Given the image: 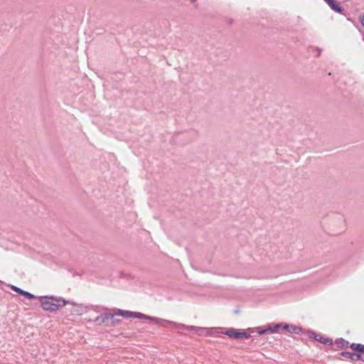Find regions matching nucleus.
Here are the masks:
<instances>
[{
  "instance_id": "f257e3e1",
  "label": "nucleus",
  "mask_w": 364,
  "mask_h": 364,
  "mask_svg": "<svg viewBox=\"0 0 364 364\" xmlns=\"http://www.w3.org/2000/svg\"><path fill=\"white\" fill-rule=\"evenodd\" d=\"M42 308L45 311H55L60 307H63L68 304V301L61 298L53 296H42L40 298Z\"/></svg>"
},
{
  "instance_id": "f03ea898",
  "label": "nucleus",
  "mask_w": 364,
  "mask_h": 364,
  "mask_svg": "<svg viewBox=\"0 0 364 364\" xmlns=\"http://www.w3.org/2000/svg\"><path fill=\"white\" fill-rule=\"evenodd\" d=\"M132 314V311L117 309L115 314H104L97 316L95 318V321L99 322L100 323H106L109 324V321H111V324H114V321H113L114 315L121 316L125 318H131V315Z\"/></svg>"
},
{
  "instance_id": "7ed1b4c3",
  "label": "nucleus",
  "mask_w": 364,
  "mask_h": 364,
  "mask_svg": "<svg viewBox=\"0 0 364 364\" xmlns=\"http://www.w3.org/2000/svg\"><path fill=\"white\" fill-rule=\"evenodd\" d=\"M224 333L225 335H227L228 337L232 338L235 339H241V338L250 337V334H248L247 333H246L245 331H243V332L237 331L234 328H230V329L227 330Z\"/></svg>"
},
{
  "instance_id": "20e7f679",
  "label": "nucleus",
  "mask_w": 364,
  "mask_h": 364,
  "mask_svg": "<svg viewBox=\"0 0 364 364\" xmlns=\"http://www.w3.org/2000/svg\"><path fill=\"white\" fill-rule=\"evenodd\" d=\"M280 328H282V323H277V324L273 325L272 326L269 325L267 328H265L262 331H258V333L259 334L273 333L278 332Z\"/></svg>"
},
{
  "instance_id": "39448f33",
  "label": "nucleus",
  "mask_w": 364,
  "mask_h": 364,
  "mask_svg": "<svg viewBox=\"0 0 364 364\" xmlns=\"http://www.w3.org/2000/svg\"><path fill=\"white\" fill-rule=\"evenodd\" d=\"M324 1L329 6V7L334 11L339 13V14L343 13V9L335 0H324Z\"/></svg>"
},
{
  "instance_id": "423d86ee",
  "label": "nucleus",
  "mask_w": 364,
  "mask_h": 364,
  "mask_svg": "<svg viewBox=\"0 0 364 364\" xmlns=\"http://www.w3.org/2000/svg\"><path fill=\"white\" fill-rule=\"evenodd\" d=\"M341 355L352 361L359 360L360 354L357 353H351L348 351H343Z\"/></svg>"
},
{
  "instance_id": "0eeeda50",
  "label": "nucleus",
  "mask_w": 364,
  "mask_h": 364,
  "mask_svg": "<svg viewBox=\"0 0 364 364\" xmlns=\"http://www.w3.org/2000/svg\"><path fill=\"white\" fill-rule=\"evenodd\" d=\"M313 335H314V338L316 341H319L321 343H323V344H326V345H329V346L333 344L332 340L328 338H325L322 335L317 334V333H313Z\"/></svg>"
},
{
  "instance_id": "6e6552de",
  "label": "nucleus",
  "mask_w": 364,
  "mask_h": 364,
  "mask_svg": "<svg viewBox=\"0 0 364 364\" xmlns=\"http://www.w3.org/2000/svg\"><path fill=\"white\" fill-rule=\"evenodd\" d=\"M282 329L287 332L297 334L301 332V328L291 324H282Z\"/></svg>"
},
{
  "instance_id": "1a4fd4ad",
  "label": "nucleus",
  "mask_w": 364,
  "mask_h": 364,
  "mask_svg": "<svg viewBox=\"0 0 364 364\" xmlns=\"http://www.w3.org/2000/svg\"><path fill=\"white\" fill-rule=\"evenodd\" d=\"M181 327H183V328L187 329L188 331H195L199 335H201L203 333V331H205V330L204 328L196 327V326H193L181 325Z\"/></svg>"
},
{
  "instance_id": "9d476101",
  "label": "nucleus",
  "mask_w": 364,
  "mask_h": 364,
  "mask_svg": "<svg viewBox=\"0 0 364 364\" xmlns=\"http://www.w3.org/2000/svg\"><path fill=\"white\" fill-rule=\"evenodd\" d=\"M350 348L358 353H364V345L360 343H352Z\"/></svg>"
},
{
  "instance_id": "9b49d317",
  "label": "nucleus",
  "mask_w": 364,
  "mask_h": 364,
  "mask_svg": "<svg viewBox=\"0 0 364 364\" xmlns=\"http://www.w3.org/2000/svg\"><path fill=\"white\" fill-rule=\"evenodd\" d=\"M336 344L338 348H347L348 346L349 343L344 340L343 338H338L336 341Z\"/></svg>"
},
{
  "instance_id": "f8f14e48",
  "label": "nucleus",
  "mask_w": 364,
  "mask_h": 364,
  "mask_svg": "<svg viewBox=\"0 0 364 364\" xmlns=\"http://www.w3.org/2000/svg\"><path fill=\"white\" fill-rule=\"evenodd\" d=\"M70 312L73 314L80 315L82 314V307L81 306L73 305Z\"/></svg>"
},
{
  "instance_id": "ddd939ff",
  "label": "nucleus",
  "mask_w": 364,
  "mask_h": 364,
  "mask_svg": "<svg viewBox=\"0 0 364 364\" xmlns=\"http://www.w3.org/2000/svg\"><path fill=\"white\" fill-rule=\"evenodd\" d=\"M131 318H151L150 317L138 312H132L131 315Z\"/></svg>"
},
{
  "instance_id": "4468645a",
  "label": "nucleus",
  "mask_w": 364,
  "mask_h": 364,
  "mask_svg": "<svg viewBox=\"0 0 364 364\" xmlns=\"http://www.w3.org/2000/svg\"><path fill=\"white\" fill-rule=\"evenodd\" d=\"M22 296H24L26 298H27L28 299H35L36 298V296L33 295V294L30 293V292H28L26 291H23L22 294H21Z\"/></svg>"
},
{
  "instance_id": "2eb2a0df",
  "label": "nucleus",
  "mask_w": 364,
  "mask_h": 364,
  "mask_svg": "<svg viewBox=\"0 0 364 364\" xmlns=\"http://www.w3.org/2000/svg\"><path fill=\"white\" fill-rule=\"evenodd\" d=\"M11 289H13L14 291H15L16 292H17L18 294H19L20 295H21L22 292H23V289L16 287V286H11Z\"/></svg>"
},
{
  "instance_id": "dca6fc26",
  "label": "nucleus",
  "mask_w": 364,
  "mask_h": 364,
  "mask_svg": "<svg viewBox=\"0 0 364 364\" xmlns=\"http://www.w3.org/2000/svg\"><path fill=\"white\" fill-rule=\"evenodd\" d=\"M360 21L361 24L364 26V14L360 16Z\"/></svg>"
},
{
  "instance_id": "f3484780",
  "label": "nucleus",
  "mask_w": 364,
  "mask_h": 364,
  "mask_svg": "<svg viewBox=\"0 0 364 364\" xmlns=\"http://www.w3.org/2000/svg\"><path fill=\"white\" fill-rule=\"evenodd\" d=\"M362 360L364 362V353L363 354H360V358H359V360Z\"/></svg>"
},
{
  "instance_id": "a211bd4d",
  "label": "nucleus",
  "mask_w": 364,
  "mask_h": 364,
  "mask_svg": "<svg viewBox=\"0 0 364 364\" xmlns=\"http://www.w3.org/2000/svg\"><path fill=\"white\" fill-rule=\"evenodd\" d=\"M362 36H363V40L364 41V32L362 33Z\"/></svg>"
}]
</instances>
